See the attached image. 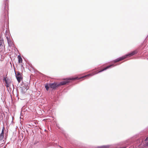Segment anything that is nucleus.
Instances as JSON below:
<instances>
[{
  "label": "nucleus",
  "instance_id": "nucleus-11",
  "mask_svg": "<svg viewBox=\"0 0 148 148\" xmlns=\"http://www.w3.org/2000/svg\"><path fill=\"white\" fill-rule=\"evenodd\" d=\"M8 42L9 45L11 46L12 45V42H11V41H10L9 40H8Z\"/></svg>",
  "mask_w": 148,
  "mask_h": 148
},
{
  "label": "nucleus",
  "instance_id": "nucleus-10",
  "mask_svg": "<svg viewBox=\"0 0 148 148\" xmlns=\"http://www.w3.org/2000/svg\"><path fill=\"white\" fill-rule=\"evenodd\" d=\"M97 148H109V147L107 146H103L98 147Z\"/></svg>",
  "mask_w": 148,
  "mask_h": 148
},
{
  "label": "nucleus",
  "instance_id": "nucleus-3",
  "mask_svg": "<svg viewBox=\"0 0 148 148\" xmlns=\"http://www.w3.org/2000/svg\"><path fill=\"white\" fill-rule=\"evenodd\" d=\"M69 81H65L59 83H50L49 84V86L50 88L55 89L63 85L69 83Z\"/></svg>",
  "mask_w": 148,
  "mask_h": 148
},
{
  "label": "nucleus",
  "instance_id": "nucleus-5",
  "mask_svg": "<svg viewBox=\"0 0 148 148\" xmlns=\"http://www.w3.org/2000/svg\"><path fill=\"white\" fill-rule=\"evenodd\" d=\"M5 81V82L6 84L5 85L6 87L7 88L9 87L10 85V80L9 79L6 77L4 78L3 79Z\"/></svg>",
  "mask_w": 148,
  "mask_h": 148
},
{
  "label": "nucleus",
  "instance_id": "nucleus-7",
  "mask_svg": "<svg viewBox=\"0 0 148 148\" xmlns=\"http://www.w3.org/2000/svg\"><path fill=\"white\" fill-rule=\"evenodd\" d=\"M4 138L3 130H2V132L0 135V140H2Z\"/></svg>",
  "mask_w": 148,
  "mask_h": 148
},
{
  "label": "nucleus",
  "instance_id": "nucleus-8",
  "mask_svg": "<svg viewBox=\"0 0 148 148\" xmlns=\"http://www.w3.org/2000/svg\"><path fill=\"white\" fill-rule=\"evenodd\" d=\"M18 62L19 63H22V59L20 55L18 56Z\"/></svg>",
  "mask_w": 148,
  "mask_h": 148
},
{
  "label": "nucleus",
  "instance_id": "nucleus-9",
  "mask_svg": "<svg viewBox=\"0 0 148 148\" xmlns=\"http://www.w3.org/2000/svg\"><path fill=\"white\" fill-rule=\"evenodd\" d=\"M50 88L49 86V84H47L45 85V88H46V90L47 91H48L49 88Z\"/></svg>",
  "mask_w": 148,
  "mask_h": 148
},
{
  "label": "nucleus",
  "instance_id": "nucleus-4",
  "mask_svg": "<svg viewBox=\"0 0 148 148\" xmlns=\"http://www.w3.org/2000/svg\"><path fill=\"white\" fill-rule=\"evenodd\" d=\"M16 77L18 82L19 83L23 79L22 74L19 72H18L17 74L16 75Z\"/></svg>",
  "mask_w": 148,
  "mask_h": 148
},
{
  "label": "nucleus",
  "instance_id": "nucleus-6",
  "mask_svg": "<svg viewBox=\"0 0 148 148\" xmlns=\"http://www.w3.org/2000/svg\"><path fill=\"white\" fill-rule=\"evenodd\" d=\"M4 41L3 40H0V49H3V48H4Z\"/></svg>",
  "mask_w": 148,
  "mask_h": 148
},
{
  "label": "nucleus",
  "instance_id": "nucleus-2",
  "mask_svg": "<svg viewBox=\"0 0 148 148\" xmlns=\"http://www.w3.org/2000/svg\"><path fill=\"white\" fill-rule=\"evenodd\" d=\"M138 52V51L137 50H136L131 53L127 54L121 57H120L114 60V62H117L123 60L125 58H127L128 57H130L136 54Z\"/></svg>",
  "mask_w": 148,
  "mask_h": 148
},
{
  "label": "nucleus",
  "instance_id": "nucleus-13",
  "mask_svg": "<svg viewBox=\"0 0 148 148\" xmlns=\"http://www.w3.org/2000/svg\"><path fill=\"white\" fill-rule=\"evenodd\" d=\"M147 145L148 146V142L147 143Z\"/></svg>",
  "mask_w": 148,
  "mask_h": 148
},
{
  "label": "nucleus",
  "instance_id": "nucleus-1",
  "mask_svg": "<svg viewBox=\"0 0 148 148\" xmlns=\"http://www.w3.org/2000/svg\"><path fill=\"white\" fill-rule=\"evenodd\" d=\"M113 66V65H111L109 66H108L106 67L104 69H102L100 71L97 72L96 71V72H95V73H92L88 74L87 75H85L84 76H83V77H81L80 78H78V77H77L74 78H66L65 79V80H75V79H79L81 78H83L84 77L91 76H92L94 75L95 74H97L98 73L101 72L102 71H103L106 70L107 69H108L109 68H110V67H111V66Z\"/></svg>",
  "mask_w": 148,
  "mask_h": 148
},
{
  "label": "nucleus",
  "instance_id": "nucleus-12",
  "mask_svg": "<svg viewBox=\"0 0 148 148\" xmlns=\"http://www.w3.org/2000/svg\"><path fill=\"white\" fill-rule=\"evenodd\" d=\"M148 140V138H146V139H145V140Z\"/></svg>",
  "mask_w": 148,
  "mask_h": 148
}]
</instances>
